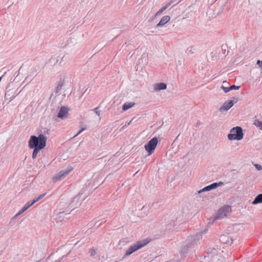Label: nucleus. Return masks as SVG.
Segmentation results:
<instances>
[{"label": "nucleus", "mask_w": 262, "mask_h": 262, "mask_svg": "<svg viewBox=\"0 0 262 262\" xmlns=\"http://www.w3.org/2000/svg\"><path fill=\"white\" fill-rule=\"evenodd\" d=\"M2 77H0V81H1Z\"/></svg>", "instance_id": "f704fd0d"}, {"label": "nucleus", "mask_w": 262, "mask_h": 262, "mask_svg": "<svg viewBox=\"0 0 262 262\" xmlns=\"http://www.w3.org/2000/svg\"><path fill=\"white\" fill-rule=\"evenodd\" d=\"M99 107H95L92 109V111L95 112V113L98 116H100V111H98Z\"/></svg>", "instance_id": "a878e982"}, {"label": "nucleus", "mask_w": 262, "mask_h": 262, "mask_svg": "<svg viewBox=\"0 0 262 262\" xmlns=\"http://www.w3.org/2000/svg\"><path fill=\"white\" fill-rule=\"evenodd\" d=\"M45 147V145L44 144H43V142L41 141V144L40 145L39 147H37V148H34V150H33V154H32V158L33 159H35L37 157V155L38 153V151L42 149V148H43Z\"/></svg>", "instance_id": "4468645a"}, {"label": "nucleus", "mask_w": 262, "mask_h": 262, "mask_svg": "<svg viewBox=\"0 0 262 262\" xmlns=\"http://www.w3.org/2000/svg\"><path fill=\"white\" fill-rule=\"evenodd\" d=\"M130 124V121L128 123L127 125H129Z\"/></svg>", "instance_id": "c9c22d12"}, {"label": "nucleus", "mask_w": 262, "mask_h": 262, "mask_svg": "<svg viewBox=\"0 0 262 262\" xmlns=\"http://www.w3.org/2000/svg\"><path fill=\"white\" fill-rule=\"evenodd\" d=\"M158 143V138L157 137H154L145 145V149L148 152V155H151L154 152Z\"/></svg>", "instance_id": "423d86ee"}, {"label": "nucleus", "mask_w": 262, "mask_h": 262, "mask_svg": "<svg viewBox=\"0 0 262 262\" xmlns=\"http://www.w3.org/2000/svg\"><path fill=\"white\" fill-rule=\"evenodd\" d=\"M22 213H20V211H19V212L16 214V216H17V215H20V214H22Z\"/></svg>", "instance_id": "72a5a7b5"}, {"label": "nucleus", "mask_w": 262, "mask_h": 262, "mask_svg": "<svg viewBox=\"0 0 262 262\" xmlns=\"http://www.w3.org/2000/svg\"><path fill=\"white\" fill-rule=\"evenodd\" d=\"M257 64L262 69V60H258L257 61Z\"/></svg>", "instance_id": "7c9ffc66"}, {"label": "nucleus", "mask_w": 262, "mask_h": 262, "mask_svg": "<svg viewBox=\"0 0 262 262\" xmlns=\"http://www.w3.org/2000/svg\"><path fill=\"white\" fill-rule=\"evenodd\" d=\"M220 240L221 243L225 244L231 245L233 243V239L228 234H223L220 236Z\"/></svg>", "instance_id": "1a4fd4ad"}, {"label": "nucleus", "mask_w": 262, "mask_h": 262, "mask_svg": "<svg viewBox=\"0 0 262 262\" xmlns=\"http://www.w3.org/2000/svg\"><path fill=\"white\" fill-rule=\"evenodd\" d=\"M68 114V110L67 107H66L65 106H62L60 108L59 112L58 114V117L59 118L63 119V118L66 117V116Z\"/></svg>", "instance_id": "9b49d317"}, {"label": "nucleus", "mask_w": 262, "mask_h": 262, "mask_svg": "<svg viewBox=\"0 0 262 262\" xmlns=\"http://www.w3.org/2000/svg\"><path fill=\"white\" fill-rule=\"evenodd\" d=\"M243 132L242 128L239 126L233 127L230 130V133L228 135L229 140H241L243 138Z\"/></svg>", "instance_id": "20e7f679"}, {"label": "nucleus", "mask_w": 262, "mask_h": 262, "mask_svg": "<svg viewBox=\"0 0 262 262\" xmlns=\"http://www.w3.org/2000/svg\"><path fill=\"white\" fill-rule=\"evenodd\" d=\"M221 88L224 90L225 93H227L232 90H238L240 88V86H236L235 85H232L230 86H229V88H225V86L224 85H222L221 86Z\"/></svg>", "instance_id": "2eb2a0df"}, {"label": "nucleus", "mask_w": 262, "mask_h": 262, "mask_svg": "<svg viewBox=\"0 0 262 262\" xmlns=\"http://www.w3.org/2000/svg\"><path fill=\"white\" fill-rule=\"evenodd\" d=\"M255 166L257 170H262V166L260 165L255 164Z\"/></svg>", "instance_id": "c756f323"}, {"label": "nucleus", "mask_w": 262, "mask_h": 262, "mask_svg": "<svg viewBox=\"0 0 262 262\" xmlns=\"http://www.w3.org/2000/svg\"><path fill=\"white\" fill-rule=\"evenodd\" d=\"M254 125L258 127L260 129H262V121H260L258 120H255L254 123Z\"/></svg>", "instance_id": "4be33fe9"}, {"label": "nucleus", "mask_w": 262, "mask_h": 262, "mask_svg": "<svg viewBox=\"0 0 262 262\" xmlns=\"http://www.w3.org/2000/svg\"><path fill=\"white\" fill-rule=\"evenodd\" d=\"M147 243H142L140 242H138L136 243L131 245L129 248L126 251L125 256H129L132 254L135 251L140 249L142 247L145 246Z\"/></svg>", "instance_id": "6e6552de"}, {"label": "nucleus", "mask_w": 262, "mask_h": 262, "mask_svg": "<svg viewBox=\"0 0 262 262\" xmlns=\"http://www.w3.org/2000/svg\"><path fill=\"white\" fill-rule=\"evenodd\" d=\"M194 50L195 49L193 47H189L187 48L186 50V53L188 54H192L194 52Z\"/></svg>", "instance_id": "b1692460"}, {"label": "nucleus", "mask_w": 262, "mask_h": 262, "mask_svg": "<svg viewBox=\"0 0 262 262\" xmlns=\"http://www.w3.org/2000/svg\"><path fill=\"white\" fill-rule=\"evenodd\" d=\"M209 191H210V187H209V185H208V186L205 187L204 188H203V189L199 190L198 191V193L200 194L203 192Z\"/></svg>", "instance_id": "5701e85b"}, {"label": "nucleus", "mask_w": 262, "mask_h": 262, "mask_svg": "<svg viewBox=\"0 0 262 262\" xmlns=\"http://www.w3.org/2000/svg\"><path fill=\"white\" fill-rule=\"evenodd\" d=\"M89 252L91 253L92 256H94L96 253V251L92 249H90Z\"/></svg>", "instance_id": "cd10ccee"}, {"label": "nucleus", "mask_w": 262, "mask_h": 262, "mask_svg": "<svg viewBox=\"0 0 262 262\" xmlns=\"http://www.w3.org/2000/svg\"><path fill=\"white\" fill-rule=\"evenodd\" d=\"M43 142L45 147L46 145L47 138L42 134H40L37 137L35 136H31L29 141V145L30 148H34L39 147L41 142Z\"/></svg>", "instance_id": "f03ea898"}, {"label": "nucleus", "mask_w": 262, "mask_h": 262, "mask_svg": "<svg viewBox=\"0 0 262 262\" xmlns=\"http://www.w3.org/2000/svg\"><path fill=\"white\" fill-rule=\"evenodd\" d=\"M38 201H39L38 198L37 197L33 199V200L32 202H31V204H32V205H33L34 204H35L36 202H37Z\"/></svg>", "instance_id": "c85d7f7f"}, {"label": "nucleus", "mask_w": 262, "mask_h": 262, "mask_svg": "<svg viewBox=\"0 0 262 262\" xmlns=\"http://www.w3.org/2000/svg\"><path fill=\"white\" fill-rule=\"evenodd\" d=\"M7 93L5 94V98L6 97Z\"/></svg>", "instance_id": "e433bc0d"}, {"label": "nucleus", "mask_w": 262, "mask_h": 262, "mask_svg": "<svg viewBox=\"0 0 262 262\" xmlns=\"http://www.w3.org/2000/svg\"><path fill=\"white\" fill-rule=\"evenodd\" d=\"M32 205L31 204V201H29L25 204V205L23 207V208L20 210V213H24L26 211L28 208L31 207Z\"/></svg>", "instance_id": "aec40b11"}, {"label": "nucleus", "mask_w": 262, "mask_h": 262, "mask_svg": "<svg viewBox=\"0 0 262 262\" xmlns=\"http://www.w3.org/2000/svg\"><path fill=\"white\" fill-rule=\"evenodd\" d=\"M73 169V166L71 165L68 166L65 169L60 170L59 172L56 174L53 177L54 180L56 181L63 179L68 176Z\"/></svg>", "instance_id": "0eeeda50"}, {"label": "nucleus", "mask_w": 262, "mask_h": 262, "mask_svg": "<svg viewBox=\"0 0 262 262\" xmlns=\"http://www.w3.org/2000/svg\"><path fill=\"white\" fill-rule=\"evenodd\" d=\"M205 258H207V260L209 262H223V258L215 248L209 250L207 256H205Z\"/></svg>", "instance_id": "7ed1b4c3"}, {"label": "nucleus", "mask_w": 262, "mask_h": 262, "mask_svg": "<svg viewBox=\"0 0 262 262\" xmlns=\"http://www.w3.org/2000/svg\"><path fill=\"white\" fill-rule=\"evenodd\" d=\"M231 211V207L228 205H225L221 208L216 214L211 222H209V224L212 223L214 221L219 219H222L227 215L229 214Z\"/></svg>", "instance_id": "39448f33"}, {"label": "nucleus", "mask_w": 262, "mask_h": 262, "mask_svg": "<svg viewBox=\"0 0 262 262\" xmlns=\"http://www.w3.org/2000/svg\"><path fill=\"white\" fill-rule=\"evenodd\" d=\"M261 203H262V193L257 195L255 199L252 202V204L253 205H255Z\"/></svg>", "instance_id": "f3484780"}, {"label": "nucleus", "mask_w": 262, "mask_h": 262, "mask_svg": "<svg viewBox=\"0 0 262 262\" xmlns=\"http://www.w3.org/2000/svg\"><path fill=\"white\" fill-rule=\"evenodd\" d=\"M234 104L233 100H230L228 102H225L223 105L219 108L220 111L229 110Z\"/></svg>", "instance_id": "9d476101"}, {"label": "nucleus", "mask_w": 262, "mask_h": 262, "mask_svg": "<svg viewBox=\"0 0 262 262\" xmlns=\"http://www.w3.org/2000/svg\"><path fill=\"white\" fill-rule=\"evenodd\" d=\"M170 19V17L168 15H166L163 16L159 21V23L157 24V27L162 26L167 23H168Z\"/></svg>", "instance_id": "ddd939ff"}, {"label": "nucleus", "mask_w": 262, "mask_h": 262, "mask_svg": "<svg viewBox=\"0 0 262 262\" xmlns=\"http://www.w3.org/2000/svg\"><path fill=\"white\" fill-rule=\"evenodd\" d=\"M64 82L63 80H60L58 82L57 85L56 87L55 92L56 94H58L61 91Z\"/></svg>", "instance_id": "dca6fc26"}, {"label": "nucleus", "mask_w": 262, "mask_h": 262, "mask_svg": "<svg viewBox=\"0 0 262 262\" xmlns=\"http://www.w3.org/2000/svg\"><path fill=\"white\" fill-rule=\"evenodd\" d=\"M223 85L225 86V88H229V86H227L228 82L226 81H224L223 82Z\"/></svg>", "instance_id": "473e14b6"}, {"label": "nucleus", "mask_w": 262, "mask_h": 262, "mask_svg": "<svg viewBox=\"0 0 262 262\" xmlns=\"http://www.w3.org/2000/svg\"><path fill=\"white\" fill-rule=\"evenodd\" d=\"M182 0H179L178 2V0H170L168 3H167L166 4L168 5V7L170 6L172 4H173L174 3H176V4L178 3Z\"/></svg>", "instance_id": "393cba45"}, {"label": "nucleus", "mask_w": 262, "mask_h": 262, "mask_svg": "<svg viewBox=\"0 0 262 262\" xmlns=\"http://www.w3.org/2000/svg\"><path fill=\"white\" fill-rule=\"evenodd\" d=\"M169 7L167 4H166L164 6L162 7L156 14V16L160 15L162 13L163 11L166 10Z\"/></svg>", "instance_id": "412c9836"}, {"label": "nucleus", "mask_w": 262, "mask_h": 262, "mask_svg": "<svg viewBox=\"0 0 262 262\" xmlns=\"http://www.w3.org/2000/svg\"><path fill=\"white\" fill-rule=\"evenodd\" d=\"M167 88V85L166 83L163 82L156 83L154 85V89L156 91H159L160 90H164Z\"/></svg>", "instance_id": "f8f14e48"}, {"label": "nucleus", "mask_w": 262, "mask_h": 262, "mask_svg": "<svg viewBox=\"0 0 262 262\" xmlns=\"http://www.w3.org/2000/svg\"><path fill=\"white\" fill-rule=\"evenodd\" d=\"M86 129L85 127L82 128L74 136V137H76L78 135H79L80 134H81L83 131Z\"/></svg>", "instance_id": "bb28decb"}, {"label": "nucleus", "mask_w": 262, "mask_h": 262, "mask_svg": "<svg viewBox=\"0 0 262 262\" xmlns=\"http://www.w3.org/2000/svg\"><path fill=\"white\" fill-rule=\"evenodd\" d=\"M224 184L223 182H220L219 183H213L210 185H209V187H210V190L215 189L217 187H220L222 186Z\"/></svg>", "instance_id": "6ab92c4d"}, {"label": "nucleus", "mask_w": 262, "mask_h": 262, "mask_svg": "<svg viewBox=\"0 0 262 262\" xmlns=\"http://www.w3.org/2000/svg\"><path fill=\"white\" fill-rule=\"evenodd\" d=\"M135 104L134 102H128V103H125L123 104L122 106V110L123 111H126L128 110L129 108H131L133 106H134Z\"/></svg>", "instance_id": "a211bd4d"}, {"label": "nucleus", "mask_w": 262, "mask_h": 262, "mask_svg": "<svg viewBox=\"0 0 262 262\" xmlns=\"http://www.w3.org/2000/svg\"><path fill=\"white\" fill-rule=\"evenodd\" d=\"M77 197H75V198H74V200H75V199H77Z\"/></svg>", "instance_id": "4c0bfd02"}, {"label": "nucleus", "mask_w": 262, "mask_h": 262, "mask_svg": "<svg viewBox=\"0 0 262 262\" xmlns=\"http://www.w3.org/2000/svg\"><path fill=\"white\" fill-rule=\"evenodd\" d=\"M207 230V228H206L204 230L188 237L180 250V252L181 255L184 256L190 249L194 247V245L196 244L197 242L202 238V235L205 234Z\"/></svg>", "instance_id": "f257e3e1"}, {"label": "nucleus", "mask_w": 262, "mask_h": 262, "mask_svg": "<svg viewBox=\"0 0 262 262\" xmlns=\"http://www.w3.org/2000/svg\"><path fill=\"white\" fill-rule=\"evenodd\" d=\"M45 195H46V193H43V194L40 195L39 196H38L37 198H38L39 201L40 200H41V199H42L45 196Z\"/></svg>", "instance_id": "2f4dec72"}]
</instances>
